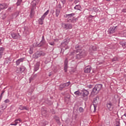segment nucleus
<instances>
[{"label": "nucleus", "mask_w": 126, "mask_h": 126, "mask_svg": "<svg viewBox=\"0 0 126 126\" xmlns=\"http://www.w3.org/2000/svg\"><path fill=\"white\" fill-rule=\"evenodd\" d=\"M32 5V6H35L36 5V0H33L32 3H31Z\"/></svg>", "instance_id": "58836bf2"}, {"label": "nucleus", "mask_w": 126, "mask_h": 126, "mask_svg": "<svg viewBox=\"0 0 126 126\" xmlns=\"http://www.w3.org/2000/svg\"><path fill=\"white\" fill-rule=\"evenodd\" d=\"M75 13H72L66 15L67 22L71 23H75L78 20V17L75 18L74 16Z\"/></svg>", "instance_id": "f03ea898"}, {"label": "nucleus", "mask_w": 126, "mask_h": 126, "mask_svg": "<svg viewBox=\"0 0 126 126\" xmlns=\"http://www.w3.org/2000/svg\"><path fill=\"white\" fill-rule=\"evenodd\" d=\"M123 36L124 37H126V31L123 32Z\"/></svg>", "instance_id": "de8ad7c7"}, {"label": "nucleus", "mask_w": 126, "mask_h": 126, "mask_svg": "<svg viewBox=\"0 0 126 126\" xmlns=\"http://www.w3.org/2000/svg\"><path fill=\"white\" fill-rule=\"evenodd\" d=\"M122 12H126V9H123L122 10Z\"/></svg>", "instance_id": "864d4df0"}, {"label": "nucleus", "mask_w": 126, "mask_h": 126, "mask_svg": "<svg viewBox=\"0 0 126 126\" xmlns=\"http://www.w3.org/2000/svg\"><path fill=\"white\" fill-rule=\"evenodd\" d=\"M74 93L75 95H77V96H80V95L82 94L81 93H80V92H79L78 90L75 92Z\"/></svg>", "instance_id": "7c9ffc66"}, {"label": "nucleus", "mask_w": 126, "mask_h": 126, "mask_svg": "<svg viewBox=\"0 0 126 126\" xmlns=\"http://www.w3.org/2000/svg\"><path fill=\"white\" fill-rule=\"evenodd\" d=\"M125 117L126 118V113H125L124 115H123L122 118H125Z\"/></svg>", "instance_id": "5fc2aeb1"}, {"label": "nucleus", "mask_w": 126, "mask_h": 126, "mask_svg": "<svg viewBox=\"0 0 126 126\" xmlns=\"http://www.w3.org/2000/svg\"><path fill=\"white\" fill-rule=\"evenodd\" d=\"M63 88H65V86L64 85V84H61L60 85L59 89L60 90L62 91Z\"/></svg>", "instance_id": "c85d7f7f"}, {"label": "nucleus", "mask_w": 126, "mask_h": 126, "mask_svg": "<svg viewBox=\"0 0 126 126\" xmlns=\"http://www.w3.org/2000/svg\"><path fill=\"white\" fill-rule=\"evenodd\" d=\"M68 63V61L67 58H66L64 62V70L65 72H66L67 71V68H68V66H67V64Z\"/></svg>", "instance_id": "2eb2a0df"}, {"label": "nucleus", "mask_w": 126, "mask_h": 126, "mask_svg": "<svg viewBox=\"0 0 126 126\" xmlns=\"http://www.w3.org/2000/svg\"><path fill=\"white\" fill-rule=\"evenodd\" d=\"M44 46H47V42L45 40V36H42V40L38 44V47H44Z\"/></svg>", "instance_id": "6e6552de"}, {"label": "nucleus", "mask_w": 126, "mask_h": 126, "mask_svg": "<svg viewBox=\"0 0 126 126\" xmlns=\"http://www.w3.org/2000/svg\"><path fill=\"white\" fill-rule=\"evenodd\" d=\"M35 14V11H34V8H31V13H30V16L31 17V18H32L33 16H34V15Z\"/></svg>", "instance_id": "5701e85b"}, {"label": "nucleus", "mask_w": 126, "mask_h": 126, "mask_svg": "<svg viewBox=\"0 0 126 126\" xmlns=\"http://www.w3.org/2000/svg\"><path fill=\"white\" fill-rule=\"evenodd\" d=\"M1 42V39H0V43Z\"/></svg>", "instance_id": "69168bd1"}, {"label": "nucleus", "mask_w": 126, "mask_h": 126, "mask_svg": "<svg viewBox=\"0 0 126 126\" xmlns=\"http://www.w3.org/2000/svg\"><path fill=\"white\" fill-rule=\"evenodd\" d=\"M70 57H73V54H70Z\"/></svg>", "instance_id": "13d9d810"}, {"label": "nucleus", "mask_w": 126, "mask_h": 126, "mask_svg": "<svg viewBox=\"0 0 126 126\" xmlns=\"http://www.w3.org/2000/svg\"><path fill=\"white\" fill-rule=\"evenodd\" d=\"M1 9H2L0 8V11H1Z\"/></svg>", "instance_id": "0e129e2a"}, {"label": "nucleus", "mask_w": 126, "mask_h": 126, "mask_svg": "<svg viewBox=\"0 0 126 126\" xmlns=\"http://www.w3.org/2000/svg\"><path fill=\"white\" fill-rule=\"evenodd\" d=\"M4 64H9L10 63V62H9V59H6L4 62Z\"/></svg>", "instance_id": "473e14b6"}, {"label": "nucleus", "mask_w": 126, "mask_h": 126, "mask_svg": "<svg viewBox=\"0 0 126 126\" xmlns=\"http://www.w3.org/2000/svg\"><path fill=\"white\" fill-rule=\"evenodd\" d=\"M44 56H46V53L43 51H37L33 55L32 57L33 59H38V58H40V57H44Z\"/></svg>", "instance_id": "39448f33"}, {"label": "nucleus", "mask_w": 126, "mask_h": 126, "mask_svg": "<svg viewBox=\"0 0 126 126\" xmlns=\"http://www.w3.org/2000/svg\"><path fill=\"white\" fill-rule=\"evenodd\" d=\"M33 76H34V78H35L36 76H37V74H35Z\"/></svg>", "instance_id": "4d7b16f0"}, {"label": "nucleus", "mask_w": 126, "mask_h": 126, "mask_svg": "<svg viewBox=\"0 0 126 126\" xmlns=\"http://www.w3.org/2000/svg\"><path fill=\"white\" fill-rule=\"evenodd\" d=\"M63 52H64V49H61V53L63 54Z\"/></svg>", "instance_id": "603ef678"}, {"label": "nucleus", "mask_w": 126, "mask_h": 126, "mask_svg": "<svg viewBox=\"0 0 126 126\" xmlns=\"http://www.w3.org/2000/svg\"><path fill=\"white\" fill-rule=\"evenodd\" d=\"M121 0H116L117 1H120Z\"/></svg>", "instance_id": "052dcab7"}, {"label": "nucleus", "mask_w": 126, "mask_h": 126, "mask_svg": "<svg viewBox=\"0 0 126 126\" xmlns=\"http://www.w3.org/2000/svg\"><path fill=\"white\" fill-rule=\"evenodd\" d=\"M54 119L56 120L57 122H60V118L57 116L54 117Z\"/></svg>", "instance_id": "c9c22d12"}, {"label": "nucleus", "mask_w": 126, "mask_h": 126, "mask_svg": "<svg viewBox=\"0 0 126 126\" xmlns=\"http://www.w3.org/2000/svg\"><path fill=\"white\" fill-rule=\"evenodd\" d=\"M19 109L20 110H26L27 111H28V110H29L28 108H27L26 106H20L19 107Z\"/></svg>", "instance_id": "cd10ccee"}, {"label": "nucleus", "mask_w": 126, "mask_h": 126, "mask_svg": "<svg viewBox=\"0 0 126 126\" xmlns=\"http://www.w3.org/2000/svg\"><path fill=\"white\" fill-rule=\"evenodd\" d=\"M116 28H117V26L111 27L110 29H109L108 31V34H113V33H115V32L117 31V30H116Z\"/></svg>", "instance_id": "ddd939ff"}, {"label": "nucleus", "mask_w": 126, "mask_h": 126, "mask_svg": "<svg viewBox=\"0 0 126 126\" xmlns=\"http://www.w3.org/2000/svg\"><path fill=\"white\" fill-rule=\"evenodd\" d=\"M102 87H103L102 84H99L95 85L94 87L93 88L92 91L90 94V96L97 95V94L100 92L101 89H102Z\"/></svg>", "instance_id": "f257e3e1"}, {"label": "nucleus", "mask_w": 126, "mask_h": 126, "mask_svg": "<svg viewBox=\"0 0 126 126\" xmlns=\"http://www.w3.org/2000/svg\"><path fill=\"white\" fill-rule=\"evenodd\" d=\"M64 6V4L59 3L58 5L56 6V10H55V15L56 17H59V15L61 14V9Z\"/></svg>", "instance_id": "20e7f679"}, {"label": "nucleus", "mask_w": 126, "mask_h": 126, "mask_svg": "<svg viewBox=\"0 0 126 126\" xmlns=\"http://www.w3.org/2000/svg\"><path fill=\"white\" fill-rule=\"evenodd\" d=\"M7 107V105L6 104V103H2V105H1V109H3V110L6 109Z\"/></svg>", "instance_id": "bb28decb"}, {"label": "nucleus", "mask_w": 126, "mask_h": 126, "mask_svg": "<svg viewBox=\"0 0 126 126\" xmlns=\"http://www.w3.org/2000/svg\"><path fill=\"white\" fill-rule=\"evenodd\" d=\"M81 8V6H80V5H76L74 7V9H77V10H80Z\"/></svg>", "instance_id": "c756f323"}, {"label": "nucleus", "mask_w": 126, "mask_h": 126, "mask_svg": "<svg viewBox=\"0 0 126 126\" xmlns=\"http://www.w3.org/2000/svg\"><path fill=\"white\" fill-rule=\"evenodd\" d=\"M41 114L43 116H46V115H47V110H42Z\"/></svg>", "instance_id": "72a5a7b5"}, {"label": "nucleus", "mask_w": 126, "mask_h": 126, "mask_svg": "<svg viewBox=\"0 0 126 126\" xmlns=\"http://www.w3.org/2000/svg\"><path fill=\"white\" fill-rule=\"evenodd\" d=\"M62 4H64L66 2L65 0H61Z\"/></svg>", "instance_id": "c03bdc74"}, {"label": "nucleus", "mask_w": 126, "mask_h": 126, "mask_svg": "<svg viewBox=\"0 0 126 126\" xmlns=\"http://www.w3.org/2000/svg\"><path fill=\"white\" fill-rule=\"evenodd\" d=\"M24 60H25V58H22L16 61V65H19L21 63H23L24 62Z\"/></svg>", "instance_id": "dca6fc26"}, {"label": "nucleus", "mask_w": 126, "mask_h": 126, "mask_svg": "<svg viewBox=\"0 0 126 126\" xmlns=\"http://www.w3.org/2000/svg\"><path fill=\"white\" fill-rule=\"evenodd\" d=\"M107 107L109 111H113V109H114V104L111 101H109L107 103Z\"/></svg>", "instance_id": "f8f14e48"}, {"label": "nucleus", "mask_w": 126, "mask_h": 126, "mask_svg": "<svg viewBox=\"0 0 126 126\" xmlns=\"http://www.w3.org/2000/svg\"><path fill=\"white\" fill-rule=\"evenodd\" d=\"M22 2V0H18L17 2L16 3L17 6L20 5V4H21Z\"/></svg>", "instance_id": "f704fd0d"}, {"label": "nucleus", "mask_w": 126, "mask_h": 126, "mask_svg": "<svg viewBox=\"0 0 126 126\" xmlns=\"http://www.w3.org/2000/svg\"><path fill=\"white\" fill-rule=\"evenodd\" d=\"M80 0H75L74 3H77L78 2H79Z\"/></svg>", "instance_id": "8fccbe9b"}, {"label": "nucleus", "mask_w": 126, "mask_h": 126, "mask_svg": "<svg viewBox=\"0 0 126 126\" xmlns=\"http://www.w3.org/2000/svg\"><path fill=\"white\" fill-rule=\"evenodd\" d=\"M75 48L76 49V53H78L80 51H82V50H81V47H80V46L78 45H76Z\"/></svg>", "instance_id": "b1692460"}, {"label": "nucleus", "mask_w": 126, "mask_h": 126, "mask_svg": "<svg viewBox=\"0 0 126 126\" xmlns=\"http://www.w3.org/2000/svg\"><path fill=\"white\" fill-rule=\"evenodd\" d=\"M7 12H5L3 13L2 16L1 17V19L4 20L6 18V16H7Z\"/></svg>", "instance_id": "a878e982"}, {"label": "nucleus", "mask_w": 126, "mask_h": 126, "mask_svg": "<svg viewBox=\"0 0 126 126\" xmlns=\"http://www.w3.org/2000/svg\"><path fill=\"white\" fill-rule=\"evenodd\" d=\"M18 120H15L14 123L11 124V126H17V124H18V122H17Z\"/></svg>", "instance_id": "ea45409f"}, {"label": "nucleus", "mask_w": 126, "mask_h": 126, "mask_svg": "<svg viewBox=\"0 0 126 126\" xmlns=\"http://www.w3.org/2000/svg\"><path fill=\"white\" fill-rule=\"evenodd\" d=\"M93 87V85H89V86H88V88H89V89H92Z\"/></svg>", "instance_id": "a18cd8bd"}, {"label": "nucleus", "mask_w": 126, "mask_h": 126, "mask_svg": "<svg viewBox=\"0 0 126 126\" xmlns=\"http://www.w3.org/2000/svg\"><path fill=\"white\" fill-rule=\"evenodd\" d=\"M25 31H26V27L25 28Z\"/></svg>", "instance_id": "680f3d73"}, {"label": "nucleus", "mask_w": 126, "mask_h": 126, "mask_svg": "<svg viewBox=\"0 0 126 126\" xmlns=\"http://www.w3.org/2000/svg\"><path fill=\"white\" fill-rule=\"evenodd\" d=\"M79 112H80V113H83V112H84V109H83V108L81 107H79Z\"/></svg>", "instance_id": "e433bc0d"}, {"label": "nucleus", "mask_w": 126, "mask_h": 126, "mask_svg": "<svg viewBox=\"0 0 126 126\" xmlns=\"http://www.w3.org/2000/svg\"><path fill=\"white\" fill-rule=\"evenodd\" d=\"M91 49L93 50V51H97V47L95 46L92 47Z\"/></svg>", "instance_id": "79ce46f5"}, {"label": "nucleus", "mask_w": 126, "mask_h": 126, "mask_svg": "<svg viewBox=\"0 0 126 126\" xmlns=\"http://www.w3.org/2000/svg\"><path fill=\"white\" fill-rule=\"evenodd\" d=\"M119 61V59L117 57H115L112 59V62H118Z\"/></svg>", "instance_id": "2f4dec72"}, {"label": "nucleus", "mask_w": 126, "mask_h": 126, "mask_svg": "<svg viewBox=\"0 0 126 126\" xmlns=\"http://www.w3.org/2000/svg\"><path fill=\"white\" fill-rule=\"evenodd\" d=\"M83 98L85 101H87L88 99V95H89V92L87 90H82V93Z\"/></svg>", "instance_id": "423d86ee"}, {"label": "nucleus", "mask_w": 126, "mask_h": 126, "mask_svg": "<svg viewBox=\"0 0 126 126\" xmlns=\"http://www.w3.org/2000/svg\"><path fill=\"white\" fill-rule=\"evenodd\" d=\"M93 10L95 12H99L100 11V8L99 7H94Z\"/></svg>", "instance_id": "393cba45"}, {"label": "nucleus", "mask_w": 126, "mask_h": 126, "mask_svg": "<svg viewBox=\"0 0 126 126\" xmlns=\"http://www.w3.org/2000/svg\"><path fill=\"white\" fill-rule=\"evenodd\" d=\"M64 85H65V87H68V86L70 85V82L64 83Z\"/></svg>", "instance_id": "4c0bfd02"}, {"label": "nucleus", "mask_w": 126, "mask_h": 126, "mask_svg": "<svg viewBox=\"0 0 126 126\" xmlns=\"http://www.w3.org/2000/svg\"><path fill=\"white\" fill-rule=\"evenodd\" d=\"M111 0H106L107 1H110Z\"/></svg>", "instance_id": "e2e57ef3"}, {"label": "nucleus", "mask_w": 126, "mask_h": 126, "mask_svg": "<svg viewBox=\"0 0 126 126\" xmlns=\"http://www.w3.org/2000/svg\"><path fill=\"white\" fill-rule=\"evenodd\" d=\"M34 79H35V78L33 76H32L30 77V78L29 79L30 80V82H31V81H32V80H34Z\"/></svg>", "instance_id": "a19ab883"}, {"label": "nucleus", "mask_w": 126, "mask_h": 126, "mask_svg": "<svg viewBox=\"0 0 126 126\" xmlns=\"http://www.w3.org/2000/svg\"><path fill=\"white\" fill-rule=\"evenodd\" d=\"M91 71V67L90 66H87L85 68L84 72L85 73H89Z\"/></svg>", "instance_id": "6ab92c4d"}, {"label": "nucleus", "mask_w": 126, "mask_h": 126, "mask_svg": "<svg viewBox=\"0 0 126 126\" xmlns=\"http://www.w3.org/2000/svg\"><path fill=\"white\" fill-rule=\"evenodd\" d=\"M17 70L19 71V72L22 73L25 70V67L22 66L20 68H18Z\"/></svg>", "instance_id": "4be33fe9"}, {"label": "nucleus", "mask_w": 126, "mask_h": 126, "mask_svg": "<svg viewBox=\"0 0 126 126\" xmlns=\"http://www.w3.org/2000/svg\"><path fill=\"white\" fill-rule=\"evenodd\" d=\"M49 76H51V74H49Z\"/></svg>", "instance_id": "774afa93"}, {"label": "nucleus", "mask_w": 126, "mask_h": 126, "mask_svg": "<svg viewBox=\"0 0 126 126\" xmlns=\"http://www.w3.org/2000/svg\"><path fill=\"white\" fill-rule=\"evenodd\" d=\"M91 16H92V17H93V16H92V15H91Z\"/></svg>", "instance_id": "338daca9"}, {"label": "nucleus", "mask_w": 126, "mask_h": 126, "mask_svg": "<svg viewBox=\"0 0 126 126\" xmlns=\"http://www.w3.org/2000/svg\"><path fill=\"white\" fill-rule=\"evenodd\" d=\"M29 53L31 55H32V54H33V51L31 50V49H30Z\"/></svg>", "instance_id": "09e8293b"}, {"label": "nucleus", "mask_w": 126, "mask_h": 126, "mask_svg": "<svg viewBox=\"0 0 126 126\" xmlns=\"http://www.w3.org/2000/svg\"><path fill=\"white\" fill-rule=\"evenodd\" d=\"M86 55H87V52L85 50H80L78 53H77L75 59L76 60H80V59H82V58L85 57Z\"/></svg>", "instance_id": "7ed1b4c3"}, {"label": "nucleus", "mask_w": 126, "mask_h": 126, "mask_svg": "<svg viewBox=\"0 0 126 126\" xmlns=\"http://www.w3.org/2000/svg\"><path fill=\"white\" fill-rule=\"evenodd\" d=\"M8 5L6 3H3L0 4V8L2 9H4L5 8H7Z\"/></svg>", "instance_id": "f3484780"}, {"label": "nucleus", "mask_w": 126, "mask_h": 126, "mask_svg": "<svg viewBox=\"0 0 126 126\" xmlns=\"http://www.w3.org/2000/svg\"><path fill=\"white\" fill-rule=\"evenodd\" d=\"M119 44L122 46V48L126 49V42L125 41H121Z\"/></svg>", "instance_id": "412c9836"}, {"label": "nucleus", "mask_w": 126, "mask_h": 126, "mask_svg": "<svg viewBox=\"0 0 126 126\" xmlns=\"http://www.w3.org/2000/svg\"><path fill=\"white\" fill-rule=\"evenodd\" d=\"M99 102V96L95 97L93 101V105L94 107V112L96 111V108H97V105H98V102Z\"/></svg>", "instance_id": "1a4fd4ad"}, {"label": "nucleus", "mask_w": 126, "mask_h": 126, "mask_svg": "<svg viewBox=\"0 0 126 126\" xmlns=\"http://www.w3.org/2000/svg\"><path fill=\"white\" fill-rule=\"evenodd\" d=\"M39 66H40V63L37 62L34 65V71H37V70L39 69Z\"/></svg>", "instance_id": "aec40b11"}, {"label": "nucleus", "mask_w": 126, "mask_h": 126, "mask_svg": "<svg viewBox=\"0 0 126 126\" xmlns=\"http://www.w3.org/2000/svg\"><path fill=\"white\" fill-rule=\"evenodd\" d=\"M49 44L51 45V46H54L55 45V42H50L49 43Z\"/></svg>", "instance_id": "49530a36"}, {"label": "nucleus", "mask_w": 126, "mask_h": 126, "mask_svg": "<svg viewBox=\"0 0 126 126\" xmlns=\"http://www.w3.org/2000/svg\"><path fill=\"white\" fill-rule=\"evenodd\" d=\"M69 1H72L73 0H68Z\"/></svg>", "instance_id": "bf43d9fd"}, {"label": "nucleus", "mask_w": 126, "mask_h": 126, "mask_svg": "<svg viewBox=\"0 0 126 126\" xmlns=\"http://www.w3.org/2000/svg\"><path fill=\"white\" fill-rule=\"evenodd\" d=\"M62 27L64 29L69 30L72 28V25L70 23L62 24Z\"/></svg>", "instance_id": "9d476101"}, {"label": "nucleus", "mask_w": 126, "mask_h": 126, "mask_svg": "<svg viewBox=\"0 0 126 126\" xmlns=\"http://www.w3.org/2000/svg\"><path fill=\"white\" fill-rule=\"evenodd\" d=\"M49 12L50 11L47 10L46 12H45L41 17L38 20L39 24H40V25H43L44 19H45V18L47 16V14H49Z\"/></svg>", "instance_id": "0eeeda50"}, {"label": "nucleus", "mask_w": 126, "mask_h": 126, "mask_svg": "<svg viewBox=\"0 0 126 126\" xmlns=\"http://www.w3.org/2000/svg\"><path fill=\"white\" fill-rule=\"evenodd\" d=\"M5 48L4 47H0V59L2 58V56L3 55V53H4V51Z\"/></svg>", "instance_id": "a211bd4d"}, {"label": "nucleus", "mask_w": 126, "mask_h": 126, "mask_svg": "<svg viewBox=\"0 0 126 126\" xmlns=\"http://www.w3.org/2000/svg\"><path fill=\"white\" fill-rule=\"evenodd\" d=\"M11 37L13 38V39H19L20 38V35L19 33H16L15 32H12L11 33Z\"/></svg>", "instance_id": "4468645a"}, {"label": "nucleus", "mask_w": 126, "mask_h": 126, "mask_svg": "<svg viewBox=\"0 0 126 126\" xmlns=\"http://www.w3.org/2000/svg\"><path fill=\"white\" fill-rule=\"evenodd\" d=\"M70 40V38L67 37L66 39H64L62 43V45L63 47H65V46H67V45L69 43V41Z\"/></svg>", "instance_id": "9b49d317"}, {"label": "nucleus", "mask_w": 126, "mask_h": 126, "mask_svg": "<svg viewBox=\"0 0 126 126\" xmlns=\"http://www.w3.org/2000/svg\"><path fill=\"white\" fill-rule=\"evenodd\" d=\"M11 7H10V8H9L8 9V10H11Z\"/></svg>", "instance_id": "6e6d98bb"}, {"label": "nucleus", "mask_w": 126, "mask_h": 126, "mask_svg": "<svg viewBox=\"0 0 126 126\" xmlns=\"http://www.w3.org/2000/svg\"><path fill=\"white\" fill-rule=\"evenodd\" d=\"M116 126H120V122H117Z\"/></svg>", "instance_id": "3c124183"}, {"label": "nucleus", "mask_w": 126, "mask_h": 126, "mask_svg": "<svg viewBox=\"0 0 126 126\" xmlns=\"http://www.w3.org/2000/svg\"><path fill=\"white\" fill-rule=\"evenodd\" d=\"M4 102L5 104H7V103H9V102H10V100H9V99H6L4 101Z\"/></svg>", "instance_id": "37998d69"}]
</instances>
